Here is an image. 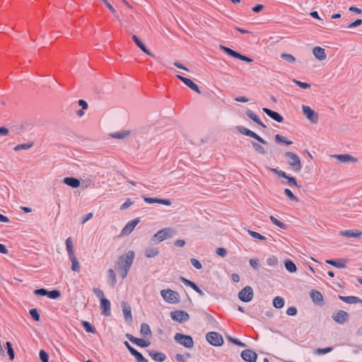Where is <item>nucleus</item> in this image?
Masks as SVG:
<instances>
[{
	"label": "nucleus",
	"instance_id": "obj_64",
	"mask_svg": "<svg viewBox=\"0 0 362 362\" xmlns=\"http://www.w3.org/2000/svg\"><path fill=\"white\" fill-rule=\"evenodd\" d=\"M361 24H362V20L361 19H357L354 22L351 23L350 24H349L347 28H353L359 26Z\"/></svg>",
	"mask_w": 362,
	"mask_h": 362
},
{
	"label": "nucleus",
	"instance_id": "obj_50",
	"mask_svg": "<svg viewBox=\"0 0 362 362\" xmlns=\"http://www.w3.org/2000/svg\"><path fill=\"white\" fill-rule=\"evenodd\" d=\"M105 5L109 8V10L116 16V18L120 21V17L117 13L116 10L114 8V7L107 1V0H101Z\"/></svg>",
	"mask_w": 362,
	"mask_h": 362
},
{
	"label": "nucleus",
	"instance_id": "obj_43",
	"mask_svg": "<svg viewBox=\"0 0 362 362\" xmlns=\"http://www.w3.org/2000/svg\"><path fill=\"white\" fill-rule=\"evenodd\" d=\"M107 274H108V277L111 281V285L112 286H115L117 284V279H116V275H115L114 270L112 269H108Z\"/></svg>",
	"mask_w": 362,
	"mask_h": 362
},
{
	"label": "nucleus",
	"instance_id": "obj_1",
	"mask_svg": "<svg viewBox=\"0 0 362 362\" xmlns=\"http://www.w3.org/2000/svg\"><path fill=\"white\" fill-rule=\"evenodd\" d=\"M135 258V253L132 250H129L123 255L120 256L117 260V270L122 279L127 277Z\"/></svg>",
	"mask_w": 362,
	"mask_h": 362
},
{
	"label": "nucleus",
	"instance_id": "obj_63",
	"mask_svg": "<svg viewBox=\"0 0 362 362\" xmlns=\"http://www.w3.org/2000/svg\"><path fill=\"white\" fill-rule=\"evenodd\" d=\"M296 313H297V309L294 306H291V307L288 308V309L286 310V314L290 316L296 315Z\"/></svg>",
	"mask_w": 362,
	"mask_h": 362
},
{
	"label": "nucleus",
	"instance_id": "obj_11",
	"mask_svg": "<svg viewBox=\"0 0 362 362\" xmlns=\"http://www.w3.org/2000/svg\"><path fill=\"white\" fill-rule=\"evenodd\" d=\"M271 171L274 173L279 177H283L286 180V183L290 186H298L296 179L294 177L286 175V173L281 170L271 168Z\"/></svg>",
	"mask_w": 362,
	"mask_h": 362
},
{
	"label": "nucleus",
	"instance_id": "obj_14",
	"mask_svg": "<svg viewBox=\"0 0 362 362\" xmlns=\"http://www.w3.org/2000/svg\"><path fill=\"white\" fill-rule=\"evenodd\" d=\"M238 131L242 134L254 138L263 144H267V142L264 139H263L262 137H260L259 135H257L256 133L253 132L249 129H247L245 127H240L238 128Z\"/></svg>",
	"mask_w": 362,
	"mask_h": 362
},
{
	"label": "nucleus",
	"instance_id": "obj_10",
	"mask_svg": "<svg viewBox=\"0 0 362 362\" xmlns=\"http://www.w3.org/2000/svg\"><path fill=\"white\" fill-rule=\"evenodd\" d=\"M170 317L174 321L183 323L189 319V315L185 311L176 310L170 313Z\"/></svg>",
	"mask_w": 362,
	"mask_h": 362
},
{
	"label": "nucleus",
	"instance_id": "obj_54",
	"mask_svg": "<svg viewBox=\"0 0 362 362\" xmlns=\"http://www.w3.org/2000/svg\"><path fill=\"white\" fill-rule=\"evenodd\" d=\"M93 293L95 294V296L100 298V300H102V299H105L104 293L102 290L98 288H93Z\"/></svg>",
	"mask_w": 362,
	"mask_h": 362
},
{
	"label": "nucleus",
	"instance_id": "obj_48",
	"mask_svg": "<svg viewBox=\"0 0 362 362\" xmlns=\"http://www.w3.org/2000/svg\"><path fill=\"white\" fill-rule=\"evenodd\" d=\"M248 233L255 239H258L260 240H265L267 239L265 236L251 230H248Z\"/></svg>",
	"mask_w": 362,
	"mask_h": 362
},
{
	"label": "nucleus",
	"instance_id": "obj_12",
	"mask_svg": "<svg viewBox=\"0 0 362 362\" xmlns=\"http://www.w3.org/2000/svg\"><path fill=\"white\" fill-rule=\"evenodd\" d=\"M349 314L344 310H340L333 313L332 317L334 321L339 324H344L349 320Z\"/></svg>",
	"mask_w": 362,
	"mask_h": 362
},
{
	"label": "nucleus",
	"instance_id": "obj_29",
	"mask_svg": "<svg viewBox=\"0 0 362 362\" xmlns=\"http://www.w3.org/2000/svg\"><path fill=\"white\" fill-rule=\"evenodd\" d=\"M65 245H66V250L67 251L69 257L75 256L76 255H75V252H74V244H73V241H72V239L71 237H69L66 240Z\"/></svg>",
	"mask_w": 362,
	"mask_h": 362
},
{
	"label": "nucleus",
	"instance_id": "obj_3",
	"mask_svg": "<svg viewBox=\"0 0 362 362\" xmlns=\"http://www.w3.org/2000/svg\"><path fill=\"white\" fill-rule=\"evenodd\" d=\"M160 295L165 302L170 304H176L180 302V295L177 292L170 288L163 289L160 291Z\"/></svg>",
	"mask_w": 362,
	"mask_h": 362
},
{
	"label": "nucleus",
	"instance_id": "obj_26",
	"mask_svg": "<svg viewBox=\"0 0 362 362\" xmlns=\"http://www.w3.org/2000/svg\"><path fill=\"white\" fill-rule=\"evenodd\" d=\"M122 312H123L124 317L125 320L131 321L132 320V310H131L130 305L125 302H122Z\"/></svg>",
	"mask_w": 362,
	"mask_h": 362
},
{
	"label": "nucleus",
	"instance_id": "obj_16",
	"mask_svg": "<svg viewBox=\"0 0 362 362\" xmlns=\"http://www.w3.org/2000/svg\"><path fill=\"white\" fill-rule=\"evenodd\" d=\"M176 76L182 81L187 86L193 90L197 93H201L199 88L195 84L191 79L182 76L180 75H176Z\"/></svg>",
	"mask_w": 362,
	"mask_h": 362
},
{
	"label": "nucleus",
	"instance_id": "obj_5",
	"mask_svg": "<svg viewBox=\"0 0 362 362\" xmlns=\"http://www.w3.org/2000/svg\"><path fill=\"white\" fill-rule=\"evenodd\" d=\"M175 340L184 346L186 348H192L194 346V341L192 338V337L189 335H185L180 333H176L174 337Z\"/></svg>",
	"mask_w": 362,
	"mask_h": 362
},
{
	"label": "nucleus",
	"instance_id": "obj_13",
	"mask_svg": "<svg viewBox=\"0 0 362 362\" xmlns=\"http://www.w3.org/2000/svg\"><path fill=\"white\" fill-rule=\"evenodd\" d=\"M139 223V219L136 218L132 221H129L126 226L123 228V229L121 231L120 236H127L129 235L134 228L137 226V224Z\"/></svg>",
	"mask_w": 362,
	"mask_h": 362
},
{
	"label": "nucleus",
	"instance_id": "obj_53",
	"mask_svg": "<svg viewBox=\"0 0 362 362\" xmlns=\"http://www.w3.org/2000/svg\"><path fill=\"white\" fill-rule=\"evenodd\" d=\"M61 293L59 291L53 290L48 291L47 296L51 299H57L60 296Z\"/></svg>",
	"mask_w": 362,
	"mask_h": 362
},
{
	"label": "nucleus",
	"instance_id": "obj_6",
	"mask_svg": "<svg viewBox=\"0 0 362 362\" xmlns=\"http://www.w3.org/2000/svg\"><path fill=\"white\" fill-rule=\"evenodd\" d=\"M219 48L224 52L226 54L229 55L231 57L236 58L238 59H240L242 61H245L247 62H253V59L252 58H250L248 57H246L245 55H242L241 54L231 49L229 47H225L223 45H219Z\"/></svg>",
	"mask_w": 362,
	"mask_h": 362
},
{
	"label": "nucleus",
	"instance_id": "obj_40",
	"mask_svg": "<svg viewBox=\"0 0 362 362\" xmlns=\"http://www.w3.org/2000/svg\"><path fill=\"white\" fill-rule=\"evenodd\" d=\"M274 139L277 143H284L286 145H291L293 141L291 140H288L286 137L281 136L280 134H276L274 136Z\"/></svg>",
	"mask_w": 362,
	"mask_h": 362
},
{
	"label": "nucleus",
	"instance_id": "obj_31",
	"mask_svg": "<svg viewBox=\"0 0 362 362\" xmlns=\"http://www.w3.org/2000/svg\"><path fill=\"white\" fill-rule=\"evenodd\" d=\"M246 115L248 117H250L251 119H252L254 122L257 123L259 125L262 127L263 128H266V125L261 121L259 117L257 116V114H255L254 112H252L250 110H247L246 111Z\"/></svg>",
	"mask_w": 362,
	"mask_h": 362
},
{
	"label": "nucleus",
	"instance_id": "obj_56",
	"mask_svg": "<svg viewBox=\"0 0 362 362\" xmlns=\"http://www.w3.org/2000/svg\"><path fill=\"white\" fill-rule=\"evenodd\" d=\"M254 148L259 153L264 154L266 153L264 148L255 142L252 143Z\"/></svg>",
	"mask_w": 362,
	"mask_h": 362
},
{
	"label": "nucleus",
	"instance_id": "obj_34",
	"mask_svg": "<svg viewBox=\"0 0 362 362\" xmlns=\"http://www.w3.org/2000/svg\"><path fill=\"white\" fill-rule=\"evenodd\" d=\"M69 259L71 262V269L75 272H80V264L77 259L76 256H72L69 257Z\"/></svg>",
	"mask_w": 362,
	"mask_h": 362
},
{
	"label": "nucleus",
	"instance_id": "obj_41",
	"mask_svg": "<svg viewBox=\"0 0 362 362\" xmlns=\"http://www.w3.org/2000/svg\"><path fill=\"white\" fill-rule=\"evenodd\" d=\"M131 354L136 358V361L138 362H148L147 359H146L143 355L139 353L137 350L135 349L133 350H131Z\"/></svg>",
	"mask_w": 362,
	"mask_h": 362
},
{
	"label": "nucleus",
	"instance_id": "obj_59",
	"mask_svg": "<svg viewBox=\"0 0 362 362\" xmlns=\"http://www.w3.org/2000/svg\"><path fill=\"white\" fill-rule=\"evenodd\" d=\"M30 314L31 317L35 320H36V321H39L40 320V315H39L37 309L33 308V309L30 310Z\"/></svg>",
	"mask_w": 362,
	"mask_h": 362
},
{
	"label": "nucleus",
	"instance_id": "obj_4",
	"mask_svg": "<svg viewBox=\"0 0 362 362\" xmlns=\"http://www.w3.org/2000/svg\"><path fill=\"white\" fill-rule=\"evenodd\" d=\"M173 233V230L170 228H165L162 230H158L151 238V240L156 243L162 242L164 240L170 238Z\"/></svg>",
	"mask_w": 362,
	"mask_h": 362
},
{
	"label": "nucleus",
	"instance_id": "obj_46",
	"mask_svg": "<svg viewBox=\"0 0 362 362\" xmlns=\"http://www.w3.org/2000/svg\"><path fill=\"white\" fill-rule=\"evenodd\" d=\"M284 194L291 201L295 202H298V199L293 194V193L289 189H285Z\"/></svg>",
	"mask_w": 362,
	"mask_h": 362
},
{
	"label": "nucleus",
	"instance_id": "obj_23",
	"mask_svg": "<svg viewBox=\"0 0 362 362\" xmlns=\"http://www.w3.org/2000/svg\"><path fill=\"white\" fill-rule=\"evenodd\" d=\"M127 337L134 344L141 347H147L150 345V342L143 339L134 337L131 334H127Z\"/></svg>",
	"mask_w": 362,
	"mask_h": 362
},
{
	"label": "nucleus",
	"instance_id": "obj_61",
	"mask_svg": "<svg viewBox=\"0 0 362 362\" xmlns=\"http://www.w3.org/2000/svg\"><path fill=\"white\" fill-rule=\"evenodd\" d=\"M190 262H191L192 264V265H193L196 269H202V265L201 262H200L198 259H195V258H192V259H190Z\"/></svg>",
	"mask_w": 362,
	"mask_h": 362
},
{
	"label": "nucleus",
	"instance_id": "obj_58",
	"mask_svg": "<svg viewBox=\"0 0 362 362\" xmlns=\"http://www.w3.org/2000/svg\"><path fill=\"white\" fill-rule=\"evenodd\" d=\"M39 355L42 362H48L49 355L44 350H40Z\"/></svg>",
	"mask_w": 362,
	"mask_h": 362
},
{
	"label": "nucleus",
	"instance_id": "obj_45",
	"mask_svg": "<svg viewBox=\"0 0 362 362\" xmlns=\"http://www.w3.org/2000/svg\"><path fill=\"white\" fill-rule=\"evenodd\" d=\"M270 220L272 222L273 224L275 226L282 228L285 229L286 228V225L280 221H279L276 218H275L274 216H270Z\"/></svg>",
	"mask_w": 362,
	"mask_h": 362
},
{
	"label": "nucleus",
	"instance_id": "obj_21",
	"mask_svg": "<svg viewBox=\"0 0 362 362\" xmlns=\"http://www.w3.org/2000/svg\"><path fill=\"white\" fill-rule=\"evenodd\" d=\"M132 38L133 41L135 42V44L136 45V46L139 48H140L144 53H146V54H148L152 57L156 58L155 55L153 53H151L148 49H146L145 45L139 40V38L136 35H133L132 36Z\"/></svg>",
	"mask_w": 362,
	"mask_h": 362
},
{
	"label": "nucleus",
	"instance_id": "obj_25",
	"mask_svg": "<svg viewBox=\"0 0 362 362\" xmlns=\"http://www.w3.org/2000/svg\"><path fill=\"white\" fill-rule=\"evenodd\" d=\"M110 302L107 298L102 299L100 300V308L102 309V313L106 316L110 315Z\"/></svg>",
	"mask_w": 362,
	"mask_h": 362
},
{
	"label": "nucleus",
	"instance_id": "obj_28",
	"mask_svg": "<svg viewBox=\"0 0 362 362\" xmlns=\"http://www.w3.org/2000/svg\"><path fill=\"white\" fill-rule=\"evenodd\" d=\"M64 183L73 187V188H77L80 186V181L72 177H65L63 180Z\"/></svg>",
	"mask_w": 362,
	"mask_h": 362
},
{
	"label": "nucleus",
	"instance_id": "obj_15",
	"mask_svg": "<svg viewBox=\"0 0 362 362\" xmlns=\"http://www.w3.org/2000/svg\"><path fill=\"white\" fill-rule=\"evenodd\" d=\"M242 358L247 362H256L257 354L250 349H246L241 353Z\"/></svg>",
	"mask_w": 362,
	"mask_h": 362
},
{
	"label": "nucleus",
	"instance_id": "obj_37",
	"mask_svg": "<svg viewBox=\"0 0 362 362\" xmlns=\"http://www.w3.org/2000/svg\"><path fill=\"white\" fill-rule=\"evenodd\" d=\"M327 264H329L330 265H332L337 268H345L346 267V261L341 260L340 262H336L332 259H327L325 261Z\"/></svg>",
	"mask_w": 362,
	"mask_h": 362
},
{
	"label": "nucleus",
	"instance_id": "obj_33",
	"mask_svg": "<svg viewBox=\"0 0 362 362\" xmlns=\"http://www.w3.org/2000/svg\"><path fill=\"white\" fill-rule=\"evenodd\" d=\"M130 135L129 130H122L121 132H115L110 134L112 138L122 139L127 137Z\"/></svg>",
	"mask_w": 362,
	"mask_h": 362
},
{
	"label": "nucleus",
	"instance_id": "obj_9",
	"mask_svg": "<svg viewBox=\"0 0 362 362\" xmlns=\"http://www.w3.org/2000/svg\"><path fill=\"white\" fill-rule=\"evenodd\" d=\"M253 290L252 288L247 286L243 288L238 293V298L243 302H250L253 298Z\"/></svg>",
	"mask_w": 362,
	"mask_h": 362
},
{
	"label": "nucleus",
	"instance_id": "obj_35",
	"mask_svg": "<svg viewBox=\"0 0 362 362\" xmlns=\"http://www.w3.org/2000/svg\"><path fill=\"white\" fill-rule=\"evenodd\" d=\"M158 253L159 251L156 247H148L145 250V255L148 258L155 257Z\"/></svg>",
	"mask_w": 362,
	"mask_h": 362
},
{
	"label": "nucleus",
	"instance_id": "obj_32",
	"mask_svg": "<svg viewBox=\"0 0 362 362\" xmlns=\"http://www.w3.org/2000/svg\"><path fill=\"white\" fill-rule=\"evenodd\" d=\"M181 279H182V282L186 286L191 287L193 290H194L200 296H203L204 295V292L194 282H192L187 279H185V278H181Z\"/></svg>",
	"mask_w": 362,
	"mask_h": 362
},
{
	"label": "nucleus",
	"instance_id": "obj_30",
	"mask_svg": "<svg viewBox=\"0 0 362 362\" xmlns=\"http://www.w3.org/2000/svg\"><path fill=\"white\" fill-rule=\"evenodd\" d=\"M339 298L343 300L344 302L349 304H355L358 303H362V300H361L358 297L356 296H339Z\"/></svg>",
	"mask_w": 362,
	"mask_h": 362
},
{
	"label": "nucleus",
	"instance_id": "obj_47",
	"mask_svg": "<svg viewBox=\"0 0 362 362\" xmlns=\"http://www.w3.org/2000/svg\"><path fill=\"white\" fill-rule=\"evenodd\" d=\"M33 146L32 144H22L16 146L13 148L15 151H21V150H27Z\"/></svg>",
	"mask_w": 362,
	"mask_h": 362
},
{
	"label": "nucleus",
	"instance_id": "obj_60",
	"mask_svg": "<svg viewBox=\"0 0 362 362\" xmlns=\"http://www.w3.org/2000/svg\"><path fill=\"white\" fill-rule=\"evenodd\" d=\"M133 204V202L130 199H127L120 206L121 210H125Z\"/></svg>",
	"mask_w": 362,
	"mask_h": 362
},
{
	"label": "nucleus",
	"instance_id": "obj_51",
	"mask_svg": "<svg viewBox=\"0 0 362 362\" xmlns=\"http://www.w3.org/2000/svg\"><path fill=\"white\" fill-rule=\"evenodd\" d=\"M278 262V259L275 256H270L267 259V264L271 267L276 266Z\"/></svg>",
	"mask_w": 362,
	"mask_h": 362
},
{
	"label": "nucleus",
	"instance_id": "obj_39",
	"mask_svg": "<svg viewBox=\"0 0 362 362\" xmlns=\"http://www.w3.org/2000/svg\"><path fill=\"white\" fill-rule=\"evenodd\" d=\"M273 305L276 308H281L284 305V300L282 297L276 296L273 300Z\"/></svg>",
	"mask_w": 362,
	"mask_h": 362
},
{
	"label": "nucleus",
	"instance_id": "obj_38",
	"mask_svg": "<svg viewBox=\"0 0 362 362\" xmlns=\"http://www.w3.org/2000/svg\"><path fill=\"white\" fill-rule=\"evenodd\" d=\"M285 267L289 272H295L296 271V266L291 259H286L284 262Z\"/></svg>",
	"mask_w": 362,
	"mask_h": 362
},
{
	"label": "nucleus",
	"instance_id": "obj_18",
	"mask_svg": "<svg viewBox=\"0 0 362 362\" xmlns=\"http://www.w3.org/2000/svg\"><path fill=\"white\" fill-rule=\"evenodd\" d=\"M339 235L347 238H359L362 235V232L357 229L346 230L339 232Z\"/></svg>",
	"mask_w": 362,
	"mask_h": 362
},
{
	"label": "nucleus",
	"instance_id": "obj_44",
	"mask_svg": "<svg viewBox=\"0 0 362 362\" xmlns=\"http://www.w3.org/2000/svg\"><path fill=\"white\" fill-rule=\"evenodd\" d=\"M82 325L85 330L88 333H95L96 330L88 322L83 321Z\"/></svg>",
	"mask_w": 362,
	"mask_h": 362
},
{
	"label": "nucleus",
	"instance_id": "obj_62",
	"mask_svg": "<svg viewBox=\"0 0 362 362\" xmlns=\"http://www.w3.org/2000/svg\"><path fill=\"white\" fill-rule=\"evenodd\" d=\"M34 293L37 296H47V293H48V291H47L46 289L45 288H40V289H36L34 291Z\"/></svg>",
	"mask_w": 362,
	"mask_h": 362
},
{
	"label": "nucleus",
	"instance_id": "obj_20",
	"mask_svg": "<svg viewBox=\"0 0 362 362\" xmlns=\"http://www.w3.org/2000/svg\"><path fill=\"white\" fill-rule=\"evenodd\" d=\"M145 202L148 204H160L165 206L171 205V201L170 199H158V198H149V197H143Z\"/></svg>",
	"mask_w": 362,
	"mask_h": 362
},
{
	"label": "nucleus",
	"instance_id": "obj_17",
	"mask_svg": "<svg viewBox=\"0 0 362 362\" xmlns=\"http://www.w3.org/2000/svg\"><path fill=\"white\" fill-rule=\"evenodd\" d=\"M333 157H334L337 160H339L341 163H356L358 161V159L349 154H339V155H334Z\"/></svg>",
	"mask_w": 362,
	"mask_h": 362
},
{
	"label": "nucleus",
	"instance_id": "obj_52",
	"mask_svg": "<svg viewBox=\"0 0 362 362\" xmlns=\"http://www.w3.org/2000/svg\"><path fill=\"white\" fill-rule=\"evenodd\" d=\"M293 82L294 83H296L298 86H299L300 88H303V89H307V88H310V84L305 83V82H302V81H298L296 79H293Z\"/></svg>",
	"mask_w": 362,
	"mask_h": 362
},
{
	"label": "nucleus",
	"instance_id": "obj_19",
	"mask_svg": "<svg viewBox=\"0 0 362 362\" xmlns=\"http://www.w3.org/2000/svg\"><path fill=\"white\" fill-rule=\"evenodd\" d=\"M262 110L269 117H271L272 119H273L276 122L280 123V122H282L284 121V117L280 114H279L278 112H274V111H273V110H270L269 108H267V107H263Z\"/></svg>",
	"mask_w": 362,
	"mask_h": 362
},
{
	"label": "nucleus",
	"instance_id": "obj_22",
	"mask_svg": "<svg viewBox=\"0 0 362 362\" xmlns=\"http://www.w3.org/2000/svg\"><path fill=\"white\" fill-rule=\"evenodd\" d=\"M310 298L315 304L322 305L323 304V296L322 293L317 290H312L310 293Z\"/></svg>",
	"mask_w": 362,
	"mask_h": 362
},
{
	"label": "nucleus",
	"instance_id": "obj_2",
	"mask_svg": "<svg viewBox=\"0 0 362 362\" xmlns=\"http://www.w3.org/2000/svg\"><path fill=\"white\" fill-rule=\"evenodd\" d=\"M284 156L287 158L288 164L295 172L300 171L302 169V163L299 156L296 153L286 151Z\"/></svg>",
	"mask_w": 362,
	"mask_h": 362
},
{
	"label": "nucleus",
	"instance_id": "obj_42",
	"mask_svg": "<svg viewBox=\"0 0 362 362\" xmlns=\"http://www.w3.org/2000/svg\"><path fill=\"white\" fill-rule=\"evenodd\" d=\"M281 57L290 64H294L296 61V58L290 54L282 53Z\"/></svg>",
	"mask_w": 362,
	"mask_h": 362
},
{
	"label": "nucleus",
	"instance_id": "obj_8",
	"mask_svg": "<svg viewBox=\"0 0 362 362\" xmlns=\"http://www.w3.org/2000/svg\"><path fill=\"white\" fill-rule=\"evenodd\" d=\"M303 113L305 117L312 123H317L318 121L317 114L309 106L302 105Z\"/></svg>",
	"mask_w": 362,
	"mask_h": 362
},
{
	"label": "nucleus",
	"instance_id": "obj_27",
	"mask_svg": "<svg viewBox=\"0 0 362 362\" xmlns=\"http://www.w3.org/2000/svg\"><path fill=\"white\" fill-rule=\"evenodd\" d=\"M149 356L152 358L155 361L163 362L165 360L166 356L162 352H158L156 351H150L148 352Z\"/></svg>",
	"mask_w": 362,
	"mask_h": 362
},
{
	"label": "nucleus",
	"instance_id": "obj_49",
	"mask_svg": "<svg viewBox=\"0 0 362 362\" xmlns=\"http://www.w3.org/2000/svg\"><path fill=\"white\" fill-rule=\"evenodd\" d=\"M6 348L7 349L8 354L11 358V360H13L14 358V351L12 348V344L11 342L7 341L6 343Z\"/></svg>",
	"mask_w": 362,
	"mask_h": 362
},
{
	"label": "nucleus",
	"instance_id": "obj_7",
	"mask_svg": "<svg viewBox=\"0 0 362 362\" xmlns=\"http://www.w3.org/2000/svg\"><path fill=\"white\" fill-rule=\"evenodd\" d=\"M206 339L207 341L213 346H218L223 344L222 336L216 332H211L206 334Z\"/></svg>",
	"mask_w": 362,
	"mask_h": 362
},
{
	"label": "nucleus",
	"instance_id": "obj_36",
	"mask_svg": "<svg viewBox=\"0 0 362 362\" xmlns=\"http://www.w3.org/2000/svg\"><path fill=\"white\" fill-rule=\"evenodd\" d=\"M140 333L143 337L151 336V330L146 323H142L141 325Z\"/></svg>",
	"mask_w": 362,
	"mask_h": 362
},
{
	"label": "nucleus",
	"instance_id": "obj_57",
	"mask_svg": "<svg viewBox=\"0 0 362 362\" xmlns=\"http://www.w3.org/2000/svg\"><path fill=\"white\" fill-rule=\"evenodd\" d=\"M332 351V347H327L324 349L319 348L315 351V353L318 355L325 354Z\"/></svg>",
	"mask_w": 362,
	"mask_h": 362
},
{
	"label": "nucleus",
	"instance_id": "obj_55",
	"mask_svg": "<svg viewBox=\"0 0 362 362\" xmlns=\"http://www.w3.org/2000/svg\"><path fill=\"white\" fill-rule=\"evenodd\" d=\"M228 339L230 342H232V343H233V344H236V345H238V346H241V347H246V346H247V345H246L245 343H243V342L240 341L239 339H235V338H233V337H229L228 338Z\"/></svg>",
	"mask_w": 362,
	"mask_h": 362
},
{
	"label": "nucleus",
	"instance_id": "obj_24",
	"mask_svg": "<svg viewBox=\"0 0 362 362\" xmlns=\"http://www.w3.org/2000/svg\"><path fill=\"white\" fill-rule=\"evenodd\" d=\"M313 54L320 61L325 60L327 57L325 49L321 47H315L313 49Z\"/></svg>",
	"mask_w": 362,
	"mask_h": 362
}]
</instances>
